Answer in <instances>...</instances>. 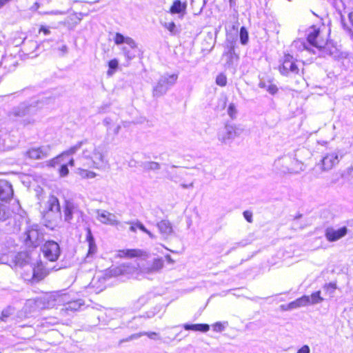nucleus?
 Masks as SVG:
<instances>
[{"label":"nucleus","instance_id":"f257e3e1","mask_svg":"<svg viewBox=\"0 0 353 353\" xmlns=\"http://www.w3.org/2000/svg\"><path fill=\"white\" fill-rule=\"evenodd\" d=\"M81 150V154L77 158L81 166L87 168L103 170L108 164L106 152L101 147L83 140L77 143L64 152L68 156L76 154Z\"/></svg>","mask_w":353,"mask_h":353},{"label":"nucleus","instance_id":"f03ea898","mask_svg":"<svg viewBox=\"0 0 353 353\" xmlns=\"http://www.w3.org/2000/svg\"><path fill=\"white\" fill-rule=\"evenodd\" d=\"M273 166L276 172L282 174H299L305 170L304 163L290 154L278 157Z\"/></svg>","mask_w":353,"mask_h":353},{"label":"nucleus","instance_id":"7ed1b4c3","mask_svg":"<svg viewBox=\"0 0 353 353\" xmlns=\"http://www.w3.org/2000/svg\"><path fill=\"white\" fill-rule=\"evenodd\" d=\"M109 274L112 276L123 275L129 278L137 279L143 278L141 265L137 261L130 263H123L119 266L112 268L109 270Z\"/></svg>","mask_w":353,"mask_h":353},{"label":"nucleus","instance_id":"20e7f679","mask_svg":"<svg viewBox=\"0 0 353 353\" xmlns=\"http://www.w3.org/2000/svg\"><path fill=\"white\" fill-rule=\"evenodd\" d=\"M67 301V295L61 292H54L44 294L38 298L35 303L42 308H50L58 305L64 304Z\"/></svg>","mask_w":353,"mask_h":353},{"label":"nucleus","instance_id":"39448f33","mask_svg":"<svg viewBox=\"0 0 353 353\" xmlns=\"http://www.w3.org/2000/svg\"><path fill=\"white\" fill-rule=\"evenodd\" d=\"M343 156L340 154V150H335L323 154L321 160L316 164V167L321 172H329L334 168L340 162Z\"/></svg>","mask_w":353,"mask_h":353},{"label":"nucleus","instance_id":"423d86ee","mask_svg":"<svg viewBox=\"0 0 353 353\" xmlns=\"http://www.w3.org/2000/svg\"><path fill=\"white\" fill-rule=\"evenodd\" d=\"M243 129L235 125H225L223 128L219 130L217 133V139L222 144L228 145L239 137Z\"/></svg>","mask_w":353,"mask_h":353},{"label":"nucleus","instance_id":"0eeeda50","mask_svg":"<svg viewBox=\"0 0 353 353\" xmlns=\"http://www.w3.org/2000/svg\"><path fill=\"white\" fill-rule=\"evenodd\" d=\"M114 41L117 45L125 43L128 46V47L123 46L121 48L123 55L128 60L130 61L136 57L133 51L137 48V45L133 39L129 37H124L121 33L117 32L114 36Z\"/></svg>","mask_w":353,"mask_h":353},{"label":"nucleus","instance_id":"6e6552de","mask_svg":"<svg viewBox=\"0 0 353 353\" xmlns=\"http://www.w3.org/2000/svg\"><path fill=\"white\" fill-rule=\"evenodd\" d=\"M178 75L176 74H165L162 76L157 84L153 88V96L159 97L165 94L168 89L176 82Z\"/></svg>","mask_w":353,"mask_h":353},{"label":"nucleus","instance_id":"1a4fd4ad","mask_svg":"<svg viewBox=\"0 0 353 353\" xmlns=\"http://www.w3.org/2000/svg\"><path fill=\"white\" fill-rule=\"evenodd\" d=\"M279 71L282 75L298 74L299 68L297 61L290 54H285L282 65L279 66Z\"/></svg>","mask_w":353,"mask_h":353},{"label":"nucleus","instance_id":"9d476101","mask_svg":"<svg viewBox=\"0 0 353 353\" xmlns=\"http://www.w3.org/2000/svg\"><path fill=\"white\" fill-rule=\"evenodd\" d=\"M44 257L50 261H56L61 253L59 244L54 241H46L42 246Z\"/></svg>","mask_w":353,"mask_h":353},{"label":"nucleus","instance_id":"9b49d317","mask_svg":"<svg viewBox=\"0 0 353 353\" xmlns=\"http://www.w3.org/2000/svg\"><path fill=\"white\" fill-rule=\"evenodd\" d=\"M27 254L25 252H19L17 254H9L8 255H3L0 256V263L12 264L16 266H22L27 262Z\"/></svg>","mask_w":353,"mask_h":353},{"label":"nucleus","instance_id":"f8f14e48","mask_svg":"<svg viewBox=\"0 0 353 353\" xmlns=\"http://www.w3.org/2000/svg\"><path fill=\"white\" fill-rule=\"evenodd\" d=\"M164 266V261L162 258L154 259L152 261H148L141 264L143 277L159 272Z\"/></svg>","mask_w":353,"mask_h":353},{"label":"nucleus","instance_id":"ddd939ff","mask_svg":"<svg viewBox=\"0 0 353 353\" xmlns=\"http://www.w3.org/2000/svg\"><path fill=\"white\" fill-rule=\"evenodd\" d=\"M26 243L28 245L37 246L42 239L43 234L39 230V226L34 225L30 226L25 232Z\"/></svg>","mask_w":353,"mask_h":353},{"label":"nucleus","instance_id":"4468645a","mask_svg":"<svg viewBox=\"0 0 353 353\" xmlns=\"http://www.w3.org/2000/svg\"><path fill=\"white\" fill-rule=\"evenodd\" d=\"M50 150L51 146L46 145L41 147L31 148L26 152L25 155L34 160L42 159L50 155Z\"/></svg>","mask_w":353,"mask_h":353},{"label":"nucleus","instance_id":"2eb2a0df","mask_svg":"<svg viewBox=\"0 0 353 353\" xmlns=\"http://www.w3.org/2000/svg\"><path fill=\"white\" fill-rule=\"evenodd\" d=\"M307 42L314 48L320 50L325 44V41L320 36L319 28L310 27L307 30Z\"/></svg>","mask_w":353,"mask_h":353},{"label":"nucleus","instance_id":"dca6fc26","mask_svg":"<svg viewBox=\"0 0 353 353\" xmlns=\"http://www.w3.org/2000/svg\"><path fill=\"white\" fill-rule=\"evenodd\" d=\"M64 221L70 223L74 215L81 216L83 212L79 210L78 205L73 202L66 201L63 210Z\"/></svg>","mask_w":353,"mask_h":353},{"label":"nucleus","instance_id":"f3484780","mask_svg":"<svg viewBox=\"0 0 353 353\" xmlns=\"http://www.w3.org/2000/svg\"><path fill=\"white\" fill-rule=\"evenodd\" d=\"M97 219L102 223L115 226L119 224L117 216L105 210L97 211Z\"/></svg>","mask_w":353,"mask_h":353},{"label":"nucleus","instance_id":"a211bd4d","mask_svg":"<svg viewBox=\"0 0 353 353\" xmlns=\"http://www.w3.org/2000/svg\"><path fill=\"white\" fill-rule=\"evenodd\" d=\"M18 65V59L16 57L12 56V54L6 55L2 58L1 61L0 62V67H3L6 70L3 74L6 72H12L15 70Z\"/></svg>","mask_w":353,"mask_h":353},{"label":"nucleus","instance_id":"6ab92c4d","mask_svg":"<svg viewBox=\"0 0 353 353\" xmlns=\"http://www.w3.org/2000/svg\"><path fill=\"white\" fill-rule=\"evenodd\" d=\"M117 117H107L103 120V124L107 128V132H112L117 135L121 130V125L117 123Z\"/></svg>","mask_w":353,"mask_h":353},{"label":"nucleus","instance_id":"aec40b11","mask_svg":"<svg viewBox=\"0 0 353 353\" xmlns=\"http://www.w3.org/2000/svg\"><path fill=\"white\" fill-rule=\"evenodd\" d=\"M347 228L343 227L338 230L327 228L325 231V237L329 241H336L347 234Z\"/></svg>","mask_w":353,"mask_h":353},{"label":"nucleus","instance_id":"412c9836","mask_svg":"<svg viewBox=\"0 0 353 353\" xmlns=\"http://www.w3.org/2000/svg\"><path fill=\"white\" fill-rule=\"evenodd\" d=\"M12 195L13 190L11 184L6 180H0V199L10 200Z\"/></svg>","mask_w":353,"mask_h":353},{"label":"nucleus","instance_id":"4be33fe9","mask_svg":"<svg viewBox=\"0 0 353 353\" xmlns=\"http://www.w3.org/2000/svg\"><path fill=\"white\" fill-rule=\"evenodd\" d=\"M33 109L34 107L32 105H28L26 103H21L12 110L11 114L14 117H23L26 114L32 112Z\"/></svg>","mask_w":353,"mask_h":353},{"label":"nucleus","instance_id":"5701e85b","mask_svg":"<svg viewBox=\"0 0 353 353\" xmlns=\"http://www.w3.org/2000/svg\"><path fill=\"white\" fill-rule=\"evenodd\" d=\"M157 228L160 233L164 236L168 237L173 233V228L171 223L168 220H162L157 223Z\"/></svg>","mask_w":353,"mask_h":353},{"label":"nucleus","instance_id":"b1692460","mask_svg":"<svg viewBox=\"0 0 353 353\" xmlns=\"http://www.w3.org/2000/svg\"><path fill=\"white\" fill-rule=\"evenodd\" d=\"M310 303V296H303L301 298L297 299L296 300L290 302L288 305H286L285 310H294L301 307H303L309 305Z\"/></svg>","mask_w":353,"mask_h":353},{"label":"nucleus","instance_id":"393cba45","mask_svg":"<svg viewBox=\"0 0 353 353\" xmlns=\"http://www.w3.org/2000/svg\"><path fill=\"white\" fill-rule=\"evenodd\" d=\"M47 208L48 211L60 212V205L58 199L51 195L47 201Z\"/></svg>","mask_w":353,"mask_h":353},{"label":"nucleus","instance_id":"a878e982","mask_svg":"<svg viewBox=\"0 0 353 353\" xmlns=\"http://www.w3.org/2000/svg\"><path fill=\"white\" fill-rule=\"evenodd\" d=\"M12 211L8 205L0 202V222H4L11 218Z\"/></svg>","mask_w":353,"mask_h":353},{"label":"nucleus","instance_id":"bb28decb","mask_svg":"<svg viewBox=\"0 0 353 353\" xmlns=\"http://www.w3.org/2000/svg\"><path fill=\"white\" fill-rule=\"evenodd\" d=\"M183 328L185 330L199 331L201 332H207L210 330L208 324H183Z\"/></svg>","mask_w":353,"mask_h":353},{"label":"nucleus","instance_id":"cd10ccee","mask_svg":"<svg viewBox=\"0 0 353 353\" xmlns=\"http://www.w3.org/2000/svg\"><path fill=\"white\" fill-rule=\"evenodd\" d=\"M86 167H79L77 169L76 173L84 179H94L97 176V174L91 170L85 168Z\"/></svg>","mask_w":353,"mask_h":353},{"label":"nucleus","instance_id":"c85d7f7f","mask_svg":"<svg viewBox=\"0 0 353 353\" xmlns=\"http://www.w3.org/2000/svg\"><path fill=\"white\" fill-rule=\"evenodd\" d=\"M86 241L88 243V255L94 254L97 251V245L90 228L87 229Z\"/></svg>","mask_w":353,"mask_h":353},{"label":"nucleus","instance_id":"c756f323","mask_svg":"<svg viewBox=\"0 0 353 353\" xmlns=\"http://www.w3.org/2000/svg\"><path fill=\"white\" fill-rule=\"evenodd\" d=\"M32 272L33 278L37 281L43 279L48 273L46 269H43L42 265L33 268Z\"/></svg>","mask_w":353,"mask_h":353},{"label":"nucleus","instance_id":"7c9ffc66","mask_svg":"<svg viewBox=\"0 0 353 353\" xmlns=\"http://www.w3.org/2000/svg\"><path fill=\"white\" fill-rule=\"evenodd\" d=\"M186 9V3H182L181 1L176 0L174 1L170 8V12L172 14H180L184 12Z\"/></svg>","mask_w":353,"mask_h":353},{"label":"nucleus","instance_id":"2f4dec72","mask_svg":"<svg viewBox=\"0 0 353 353\" xmlns=\"http://www.w3.org/2000/svg\"><path fill=\"white\" fill-rule=\"evenodd\" d=\"M227 114L232 120L235 119L238 114L237 105L234 103H230L227 108Z\"/></svg>","mask_w":353,"mask_h":353},{"label":"nucleus","instance_id":"473e14b6","mask_svg":"<svg viewBox=\"0 0 353 353\" xmlns=\"http://www.w3.org/2000/svg\"><path fill=\"white\" fill-rule=\"evenodd\" d=\"M15 310L12 307H8L4 309L0 316V319L3 321H7L8 319L14 314Z\"/></svg>","mask_w":353,"mask_h":353},{"label":"nucleus","instance_id":"72a5a7b5","mask_svg":"<svg viewBox=\"0 0 353 353\" xmlns=\"http://www.w3.org/2000/svg\"><path fill=\"white\" fill-rule=\"evenodd\" d=\"M143 168L145 170H159L161 168V165L155 161H147L143 165Z\"/></svg>","mask_w":353,"mask_h":353},{"label":"nucleus","instance_id":"f704fd0d","mask_svg":"<svg viewBox=\"0 0 353 353\" xmlns=\"http://www.w3.org/2000/svg\"><path fill=\"white\" fill-rule=\"evenodd\" d=\"M140 250H126L119 251V256H129L134 257L139 255Z\"/></svg>","mask_w":353,"mask_h":353},{"label":"nucleus","instance_id":"c9c22d12","mask_svg":"<svg viewBox=\"0 0 353 353\" xmlns=\"http://www.w3.org/2000/svg\"><path fill=\"white\" fill-rule=\"evenodd\" d=\"M321 292L317 291L311 294L310 296V303L309 304L314 305L319 303H321L323 301V299L321 296Z\"/></svg>","mask_w":353,"mask_h":353},{"label":"nucleus","instance_id":"e433bc0d","mask_svg":"<svg viewBox=\"0 0 353 353\" xmlns=\"http://www.w3.org/2000/svg\"><path fill=\"white\" fill-rule=\"evenodd\" d=\"M163 27L166 28L171 34L175 35L179 32V30L175 25V23L172 21L171 22H165L163 24Z\"/></svg>","mask_w":353,"mask_h":353},{"label":"nucleus","instance_id":"4c0bfd02","mask_svg":"<svg viewBox=\"0 0 353 353\" xmlns=\"http://www.w3.org/2000/svg\"><path fill=\"white\" fill-rule=\"evenodd\" d=\"M228 326V322H216L212 325V328L214 332H221L223 331Z\"/></svg>","mask_w":353,"mask_h":353},{"label":"nucleus","instance_id":"58836bf2","mask_svg":"<svg viewBox=\"0 0 353 353\" xmlns=\"http://www.w3.org/2000/svg\"><path fill=\"white\" fill-rule=\"evenodd\" d=\"M240 39L241 43L245 45L248 41V33L244 27H242L240 30Z\"/></svg>","mask_w":353,"mask_h":353},{"label":"nucleus","instance_id":"ea45409f","mask_svg":"<svg viewBox=\"0 0 353 353\" xmlns=\"http://www.w3.org/2000/svg\"><path fill=\"white\" fill-rule=\"evenodd\" d=\"M292 46L296 48H298L300 50H310L308 47L306 46L305 41L303 40H301V39L294 41V43H292Z\"/></svg>","mask_w":353,"mask_h":353},{"label":"nucleus","instance_id":"a19ab883","mask_svg":"<svg viewBox=\"0 0 353 353\" xmlns=\"http://www.w3.org/2000/svg\"><path fill=\"white\" fill-rule=\"evenodd\" d=\"M216 83L218 85L221 86V87L226 85V84H227L226 76L223 73H221L219 75H217V77L216 78Z\"/></svg>","mask_w":353,"mask_h":353},{"label":"nucleus","instance_id":"79ce46f5","mask_svg":"<svg viewBox=\"0 0 353 353\" xmlns=\"http://www.w3.org/2000/svg\"><path fill=\"white\" fill-rule=\"evenodd\" d=\"M64 155H67L66 154H64V152L61 154L60 155L56 157L55 158L52 159L48 161V165L51 167H54L55 165L59 164L61 163V159Z\"/></svg>","mask_w":353,"mask_h":353},{"label":"nucleus","instance_id":"37998d69","mask_svg":"<svg viewBox=\"0 0 353 353\" xmlns=\"http://www.w3.org/2000/svg\"><path fill=\"white\" fill-rule=\"evenodd\" d=\"M136 225L140 230L147 234L150 238H154V234H152L148 230H147L146 228L140 221H136Z\"/></svg>","mask_w":353,"mask_h":353},{"label":"nucleus","instance_id":"c03bdc74","mask_svg":"<svg viewBox=\"0 0 353 353\" xmlns=\"http://www.w3.org/2000/svg\"><path fill=\"white\" fill-rule=\"evenodd\" d=\"M69 173V170L68 168L67 164L62 165L59 169V174L61 177H65L68 176Z\"/></svg>","mask_w":353,"mask_h":353},{"label":"nucleus","instance_id":"a18cd8bd","mask_svg":"<svg viewBox=\"0 0 353 353\" xmlns=\"http://www.w3.org/2000/svg\"><path fill=\"white\" fill-rule=\"evenodd\" d=\"M267 91L271 94H274L277 92L278 88L275 84L268 81V88Z\"/></svg>","mask_w":353,"mask_h":353},{"label":"nucleus","instance_id":"49530a36","mask_svg":"<svg viewBox=\"0 0 353 353\" xmlns=\"http://www.w3.org/2000/svg\"><path fill=\"white\" fill-rule=\"evenodd\" d=\"M142 336H143V332H139V333L134 334L130 335L126 339L123 340V341H132V340L137 339L140 338Z\"/></svg>","mask_w":353,"mask_h":353},{"label":"nucleus","instance_id":"de8ad7c7","mask_svg":"<svg viewBox=\"0 0 353 353\" xmlns=\"http://www.w3.org/2000/svg\"><path fill=\"white\" fill-rule=\"evenodd\" d=\"M118 65H119V62H118L117 59H116L110 60L108 63V66H109L110 69L115 70L117 68Z\"/></svg>","mask_w":353,"mask_h":353},{"label":"nucleus","instance_id":"09e8293b","mask_svg":"<svg viewBox=\"0 0 353 353\" xmlns=\"http://www.w3.org/2000/svg\"><path fill=\"white\" fill-rule=\"evenodd\" d=\"M180 186L183 189H192L194 187V181H192L190 183H181Z\"/></svg>","mask_w":353,"mask_h":353},{"label":"nucleus","instance_id":"8fccbe9b","mask_svg":"<svg viewBox=\"0 0 353 353\" xmlns=\"http://www.w3.org/2000/svg\"><path fill=\"white\" fill-rule=\"evenodd\" d=\"M243 216L247 220L248 222L252 223V213L250 211H245L243 212Z\"/></svg>","mask_w":353,"mask_h":353},{"label":"nucleus","instance_id":"3c124183","mask_svg":"<svg viewBox=\"0 0 353 353\" xmlns=\"http://www.w3.org/2000/svg\"><path fill=\"white\" fill-rule=\"evenodd\" d=\"M310 349L308 345H305L303 346H302L298 351L296 353H310Z\"/></svg>","mask_w":353,"mask_h":353},{"label":"nucleus","instance_id":"603ef678","mask_svg":"<svg viewBox=\"0 0 353 353\" xmlns=\"http://www.w3.org/2000/svg\"><path fill=\"white\" fill-rule=\"evenodd\" d=\"M59 50L61 52V56H63L68 53V47L66 45H62L59 48Z\"/></svg>","mask_w":353,"mask_h":353},{"label":"nucleus","instance_id":"864d4df0","mask_svg":"<svg viewBox=\"0 0 353 353\" xmlns=\"http://www.w3.org/2000/svg\"><path fill=\"white\" fill-rule=\"evenodd\" d=\"M143 335L148 336L150 339H157V334L156 332H143Z\"/></svg>","mask_w":353,"mask_h":353},{"label":"nucleus","instance_id":"5fc2aeb1","mask_svg":"<svg viewBox=\"0 0 353 353\" xmlns=\"http://www.w3.org/2000/svg\"><path fill=\"white\" fill-rule=\"evenodd\" d=\"M259 88L267 90L268 88V81H265L261 80L259 83Z\"/></svg>","mask_w":353,"mask_h":353},{"label":"nucleus","instance_id":"6e6d98bb","mask_svg":"<svg viewBox=\"0 0 353 353\" xmlns=\"http://www.w3.org/2000/svg\"><path fill=\"white\" fill-rule=\"evenodd\" d=\"M39 32H43L45 35H48L50 34V32L48 28L45 26H41L39 29Z\"/></svg>","mask_w":353,"mask_h":353},{"label":"nucleus","instance_id":"4d7b16f0","mask_svg":"<svg viewBox=\"0 0 353 353\" xmlns=\"http://www.w3.org/2000/svg\"><path fill=\"white\" fill-rule=\"evenodd\" d=\"M219 106H221V108H225L226 106V98L223 97L219 100Z\"/></svg>","mask_w":353,"mask_h":353},{"label":"nucleus","instance_id":"13d9d810","mask_svg":"<svg viewBox=\"0 0 353 353\" xmlns=\"http://www.w3.org/2000/svg\"><path fill=\"white\" fill-rule=\"evenodd\" d=\"M347 172L349 175V180L352 183H353V168H349Z\"/></svg>","mask_w":353,"mask_h":353},{"label":"nucleus","instance_id":"bf43d9fd","mask_svg":"<svg viewBox=\"0 0 353 353\" xmlns=\"http://www.w3.org/2000/svg\"><path fill=\"white\" fill-rule=\"evenodd\" d=\"M130 224H131V226L130 228V230L133 232H136L137 229L138 228L136 225V222H130Z\"/></svg>","mask_w":353,"mask_h":353},{"label":"nucleus","instance_id":"052dcab7","mask_svg":"<svg viewBox=\"0 0 353 353\" xmlns=\"http://www.w3.org/2000/svg\"><path fill=\"white\" fill-rule=\"evenodd\" d=\"M227 55L229 56L231 59L233 57L237 58V56L234 54V50L232 49L230 50L227 53Z\"/></svg>","mask_w":353,"mask_h":353},{"label":"nucleus","instance_id":"680f3d73","mask_svg":"<svg viewBox=\"0 0 353 353\" xmlns=\"http://www.w3.org/2000/svg\"><path fill=\"white\" fill-rule=\"evenodd\" d=\"M39 8V5L37 2L34 3L33 6H31L30 10L36 11Z\"/></svg>","mask_w":353,"mask_h":353},{"label":"nucleus","instance_id":"e2e57ef3","mask_svg":"<svg viewBox=\"0 0 353 353\" xmlns=\"http://www.w3.org/2000/svg\"><path fill=\"white\" fill-rule=\"evenodd\" d=\"M12 0H0V8L4 6L6 3L11 1Z\"/></svg>","mask_w":353,"mask_h":353},{"label":"nucleus","instance_id":"0e129e2a","mask_svg":"<svg viewBox=\"0 0 353 353\" xmlns=\"http://www.w3.org/2000/svg\"><path fill=\"white\" fill-rule=\"evenodd\" d=\"M177 176L176 175H170L169 176L168 179L174 182H178V180H177Z\"/></svg>","mask_w":353,"mask_h":353},{"label":"nucleus","instance_id":"69168bd1","mask_svg":"<svg viewBox=\"0 0 353 353\" xmlns=\"http://www.w3.org/2000/svg\"><path fill=\"white\" fill-rule=\"evenodd\" d=\"M71 167H73L74 165V159H71L69 162H68V164Z\"/></svg>","mask_w":353,"mask_h":353},{"label":"nucleus","instance_id":"338daca9","mask_svg":"<svg viewBox=\"0 0 353 353\" xmlns=\"http://www.w3.org/2000/svg\"><path fill=\"white\" fill-rule=\"evenodd\" d=\"M349 19H350L352 25L353 26V12H351L349 14Z\"/></svg>","mask_w":353,"mask_h":353},{"label":"nucleus","instance_id":"774afa93","mask_svg":"<svg viewBox=\"0 0 353 353\" xmlns=\"http://www.w3.org/2000/svg\"><path fill=\"white\" fill-rule=\"evenodd\" d=\"M76 303L75 302H73V303H70V305H69V307L71 308V309H74V310H76L75 308V305H76Z\"/></svg>","mask_w":353,"mask_h":353}]
</instances>
